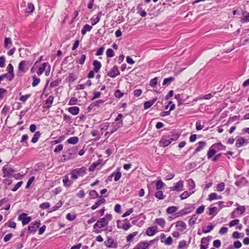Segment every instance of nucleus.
I'll use <instances>...</instances> for the list:
<instances>
[{"label":"nucleus","mask_w":249,"mask_h":249,"mask_svg":"<svg viewBox=\"0 0 249 249\" xmlns=\"http://www.w3.org/2000/svg\"><path fill=\"white\" fill-rule=\"evenodd\" d=\"M111 219L112 215L110 214H107L104 217L100 218L93 225L94 231L96 233H100L102 231L100 229L107 226Z\"/></svg>","instance_id":"1"},{"label":"nucleus","mask_w":249,"mask_h":249,"mask_svg":"<svg viewBox=\"0 0 249 249\" xmlns=\"http://www.w3.org/2000/svg\"><path fill=\"white\" fill-rule=\"evenodd\" d=\"M86 173V168L82 167L80 168H76L72 170L70 174L71 175V178L73 180H76L78 178V176H83Z\"/></svg>","instance_id":"2"},{"label":"nucleus","mask_w":249,"mask_h":249,"mask_svg":"<svg viewBox=\"0 0 249 249\" xmlns=\"http://www.w3.org/2000/svg\"><path fill=\"white\" fill-rule=\"evenodd\" d=\"M31 65V63L29 60H22L20 61L18 65V72L26 73Z\"/></svg>","instance_id":"3"},{"label":"nucleus","mask_w":249,"mask_h":249,"mask_svg":"<svg viewBox=\"0 0 249 249\" xmlns=\"http://www.w3.org/2000/svg\"><path fill=\"white\" fill-rule=\"evenodd\" d=\"M195 209L193 205L188 204L184 208L179 211L177 214L178 216H182L192 212Z\"/></svg>","instance_id":"4"},{"label":"nucleus","mask_w":249,"mask_h":249,"mask_svg":"<svg viewBox=\"0 0 249 249\" xmlns=\"http://www.w3.org/2000/svg\"><path fill=\"white\" fill-rule=\"evenodd\" d=\"M155 241V240H152L149 242L147 241L140 242L137 245L135 249H148L151 244L154 243Z\"/></svg>","instance_id":"5"},{"label":"nucleus","mask_w":249,"mask_h":249,"mask_svg":"<svg viewBox=\"0 0 249 249\" xmlns=\"http://www.w3.org/2000/svg\"><path fill=\"white\" fill-rule=\"evenodd\" d=\"M104 244L108 248L116 249L118 247V244L114 241L111 237H108L104 242Z\"/></svg>","instance_id":"6"},{"label":"nucleus","mask_w":249,"mask_h":249,"mask_svg":"<svg viewBox=\"0 0 249 249\" xmlns=\"http://www.w3.org/2000/svg\"><path fill=\"white\" fill-rule=\"evenodd\" d=\"M18 220L21 221L23 226L26 225L28 224L32 220L30 216H27V214L26 213H22L18 217Z\"/></svg>","instance_id":"7"},{"label":"nucleus","mask_w":249,"mask_h":249,"mask_svg":"<svg viewBox=\"0 0 249 249\" xmlns=\"http://www.w3.org/2000/svg\"><path fill=\"white\" fill-rule=\"evenodd\" d=\"M173 141H174V139L168 136H164L162 137L160 141V143L161 146L166 147L169 145Z\"/></svg>","instance_id":"8"},{"label":"nucleus","mask_w":249,"mask_h":249,"mask_svg":"<svg viewBox=\"0 0 249 249\" xmlns=\"http://www.w3.org/2000/svg\"><path fill=\"white\" fill-rule=\"evenodd\" d=\"M3 173V177H9L11 176L15 172V171L8 165H4L2 169Z\"/></svg>","instance_id":"9"},{"label":"nucleus","mask_w":249,"mask_h":249,"mask_svg":"<svg viewBox=\"0 0 249 249\" xmlns=\"http://www.w3.org/2000/svg\"><path fill=\"white\" fill-rule=\"evenodd\" d=\"M120 71L116 65L114 66L107 73V76L111 78H115L120 74Z\"/></svg>","instance_id":"10"},{"label":"nucleus","mask_w":249,"mask_h":249,"mask_svg":"<svg viewBox=\"0 0 249 249\" xmlns=\"http://www.w3.org/2000/svg\"><path fill=\"white\" fill-rule=\"evenodd\" d=\"M40 225L39 221L32 222L28 226V230L31 233H35Z\"/></svg>","instance_id":"11"},{"label":"nucleus","mask_w":249,"mask_h":249,"mask_svg":"<svg viewBox=\"0 0 249 249\" xmlns=\"http://www.w3.org/2000/svg\"><path fill=\"white\" fill-rule=\"evenodd\" d=\"M176 226L177 230L180 231H183L186 229L187 226L185 222L182 221H178L176 222Z\"/></svg>","instance_id":"12"},{"label":"nucleus","mask_w":249,"mask_h":249,"mask_svg":"<svg viewBox=\"0 0 249 249\" xmlns=\"http://www.w3.org/2000/svg\"><path fill=\"white\" fill-rule=\"evenodd\" d=\"M183 187V181L181 180H179L175 185L171 188L173 191H182Z\"/></svg>","instance_id":"13"},{"label":"nucleus","mask_w":249,"mask_h":249,"mask_svg":"<svg viewBox=\"0 0 249 249\" xmlns=\"http://www.w3.org/2000/svg\"><path fill=\"white\" fill-rule=\"evenodd\" d=\"M240 21L242 23L249 22V13L247 11H243L240 18Z\"/></svg>","instance_id":"14"},{"label":"nucleus","mask_w":249,"mask_h":249,"mask_svg":"<svg viewBox=\"0 0 249 249\" xmlns=\"http://www.w3.org/2000/svg\"><path fill=\"white\" fill-rule=\"evenodd\" d=\"M207 145V143L204 141H200L198 142V146L195 150L193 154H195L196 153L201 151Z\"/></svg>","instance_id":"15"},{"label":"nucleus","mask_w":249,"mask_h":249,"mask_svg":"<svg viewBox=\"0 0 249 249\" xmlns=\"http://www.w3.org/2000/svg\"><path fill=\"white\" fill-rule=\"evenodd\" d=\"M49 65H50L48 62H45V63H43L38 68V71H37V75H41L43 73V72L45 71V70L47 69L46 68H48L49 67Z\"/></svg>","instance_id":"16"},{"label":"nucleus","mask_w":249,"mask_h":249,"mask_svg":"<svg viewBox=\"0 0 249 249\" xmlns=\"http://www.w3.org/2000/svg\"><path fill=\"white\" fill-rule=\"evenodd\" d=\"M101 16V12H100L97 15H94L91 18L90 20L92 25H95L100 21Z\"/></svg>","instance_id":"17"},{"label":"nucleus","mask_w":249,"mask_h":249,"mask_svg":"<svg viewBox=\"0 0 249 249\" xmlns=\"http://www.w3.org/2000/svg\"><path fill=\"white\" fill-rule=\"evenodd\" d=\"M157 232V227H151L147 229L146 234L147 235L152 236L154 235Z\"/></svg>","instance_id":"18"},{"label":"nucleus","mask_w":249,"mask_h":249,"mask_svg":"<svg viewBox=\"0 0 249 249\" xmlns=\"http://www.w3.org/2000/svg\"><path fill=\"white\" fill-rule=\"evenodd\" d=\"M93 70L95 72H98L100 71L102 65L101 62L99 61L95 60L93 62Z\"/></svg>","instance_id":"19"},{"label":"nucleus","mask_w":249,"mask_h":249,"mask_svg":"<svg viewBox=\"0 0 249 249\" xmlns=\"http://www.w3.org/2000/svg\"><path fill=\"white\" fill-rule=\"evenodd\" d=\"M64 186L66 187H70L72 183V182L69 180L68 175H65L62 180Z\"/></svg>","instance_id":"20"},{"label":"nucleus","mask_w":249,"mask_h":249,"mask_svg":"<svg viewBox=\"0 0 249 249\" xmlns=\"http://www.w3.org/2000/svg\"><path fill=\"white\" fill-rule=\"evenodd\" d=\"M92 84L91 81L90 80H87V81L82 84H79L77 86L76 89L77 90H80L84 89L86 87H90Z\"/></svg>","instance_id":"21"},{"label":"nucleus","mask_w":249,"mask_h":249,"mask_svg":"<svg viewBox=\"0 0 249 249\" xmlns=\"http://www.w3.org/2000/svg\"><path fill=\"white\" fill-rule=\"evenodd\" d=\"M248 142L247 141L245 140L243 137H239L236 140L235 145L237 147H240L242 146L245 143Z\"/></svg>","instance_id":"22"},{"label":"nucleus","mask_w":249,"mask_h":249,"mask_svg":"<svg viewBox=\"0 0 249 249\" xmlns=\"http://www.w3.org/2000/svg\"><path fill=\"white\" fill-rule=\"evenodd\" d=\"M106 202V200L105 198H102L98 200L93 205H92L91 207V209L92 210H95L97 208H98L101 204H104Z\"/></svg>","instance_id":"23"},{"label":"nucleus","mask_w":249,"mask_h":249,"mask_svg":"<svg viewBox=\"0 0 249 249\" xmlns=\"http://www.w3.org/2000/svg\"><path fill=\"white\" fill-rule=\"evenodd\" d=\"M216 150L214 147H213V145L209 148L207 153V157L209 159H211L213 156L215 155Z\"/></svg>","instance_id":"24"},{"label":"nucleus","mask_w":249,"mask_h":249,"mask_svg":"<svg viewBox=\"0 0 249 249\" xmlns=\"http://www.w3.org/2000/svg\"><path fill=\"white\" fill-rule=\"evenodd\" d=\"M157 98H155L151 100L147 101L145 102L144 104V108L145 109H147L150 108L151 107L153 106V105L157 101Z\"/></svg>","instance_id":"25"},{"label":"nucleus","mask_w":249,"mask_h":249,"mask_svg":"<svg viewBox=\"0 0 249 249\" xmlns=\"http://www.w3.org/2000/svg\"><path fill=\"white\" fill-rule=\"evenodd\" d=\"M68 111L73 115H77L79 112V108L77 107H72L68 108Z\"/></svg>","instance_id":"26"},{"label":"nucleus","mask_w":249,"mask_h":249,"mask_svg":"<svg viewBox=\"0 0 249 249\" xmlns=\"http://www.w3.org/2000/svg\"><path fill=\"white\" fill-rule=\"evenodd\" d=\"M155 223L163 228L165 225V221L162 218H156L155 221Z\"/></svg>","instance_id":"27"},{"label":"nucleus","mask_w":249,"mask_h":249,"mask_svg":"<svg viewBox=\"0 0 249 249\" xmlns=\"http://www.w3.org/2000/svg\"><path fill=\"white\" fill-rule=\"evenodd\" d=\"M12 45V40L10 37H5L4 39V47L9 49Z\"/></svg>","instance_id":"28"},{"label":"nucleus","mask_w":249,"mask_h":249,"mask_svg":"<svg viewBox=\"0 0 249 249\" xmlns=\"http://www.w3.org/2000/svg\"><path fill=\"white\" fill-rule=\"evenodd\" d=\"M34 10V5L32 3H28L27 4V6L25 10V11L27 13H31L33 12Z\"/></svg>","instance_id":"29"},{"label":"nucleus","mask_w":249,"mask_h":249,"mask_svg":"<svg viewBox=\"0 0 249 249\" xmlns=\"http://www.w3.org/2000/svg\"><path fill=\"white\" fill-rule=\"evenodd\" d=\"M92 29V26L86 24L84 26L83 29L81 30V34L83 35H85L87 32H89Z\"/></svg>","instance_id":"30"},{"label":"nucleus","mask_w":249,"mask_h":249,"mask_svg":"<svg viewBox=\"0 0 249 249\" xmlns=\"http://www.w3.org/2000/svg\"><path fill=\"white\" fill-rule=\"evenodd\" d=\"M41 136V133L39 131H36L33 137L31 140L33 143H36Z\"/></svg>","instance_id":"31"},{"label":"nucleus","mask_w":249,"mask_h":249,"mask_svg":"<svg viewBox=\"0 0 249 249\" xmlns=\"http://www.w3.org/2000/svg\"><path fill=\"white\" fill-rule=\"evenodd\" d=\"M79 139L77 137H71L67 140V142L69 144H75L78 142Z\"/></svg>","instance_id":"32"},{"label":"nucleus","mask_w":249,"mask_h":249,"mask_svg":"<svg viewBox=\"0 0 249 249\" xmlns=\"http://www.w3.org/2000/svg\"><path fill=\"white\" fill-rule=\"evenodd\" d=\"M213 147H214L216 150H224L226 149V146L222 144L220 142L213 144Z\"/></svg>","instance_id":"33"},{"label":"nucleus","mask_w":249,"mask_h":249,"mask_svg":"<svg viewBox=\"0 0 249 249\" xmlns=\"http://www.w3.org/2000/svg\"><path fill=\"white\" fill-rule=\"evenodd\" d=\"M194 193V191H185L180 195V198L182 200L186 199Z\"/></svg>","instance_id":"34"},{"label":"nucleus","mask_w":249,"mask_h":249,"mask_svg":"<svg viewBox=\"0 0 249 249\" xmlns=\"http://www.w3.org/2000/svg\"><path fill=\"white\" fill-rule=\"evenodd\" d=\"M221 198V196H217V195L214 193H211L209 195V200L210 201H212L215 199H219Z\"/></svg>","instance_id":"35"},{"label":"nucleus","mask_w":249,"mask_h":249,"mask_svg":"<svg viewBox=\"0 0 249 249\" xmlns=\"http://www.w3.org/2000/svg\"><path fill=\"white\" fill-rule=\"evenodd\" d=\"M113 176H114V180L115 181H117L121 178L122 174L120 172H118L117 173L113 172L111 174L109 177H112Z\"/></svg>","instance_id":"36"},{"label":"nucleus","mask_w":249,"mask_h":249,"mask_svg":"<svg viewBox=\"0 0 249 249\" xmlns=\"http://www.w3.org/2000/svg\"><path fill=\"white\" fill-rule=\"evenodd\" d=\"M197 219V216L196 214H193L188 221L189 225L190 226L194 225L196 223Z\"/></svg>","instance_id":"37"},{"label":"nucleus","mask_w":249,"mask_h":249,"mask_svg":"<svg viewBox=\"0 0 249 249\" xmlns=\"http://www.w3.org/2000/svg\"><path fill=\"white\" fill-rule=\"evenodd\" d=\"M138 232L137 231H134L132 233L129 234L128 236H126V241L127 242H130L132 241L133 238L136 236L138 234Z\"/></svg>","instance_id":"38"},{"label":"nucleus","mask_w":249,"mask_h":249,"mask_svg":"<svg viewBox=\"0 0 249 249\" xmlns=\"http://www.w3.org/2000/svg\"><path fill=\"white\" fill-rule=\"evenodd\" d=\"M33 81L32 83V85L33 87H35L37 86L40 82V79L39 78H37L36 75H34L32 77Z\"/></svg>","instance_id":"39"},{"label":"nucleus","mask_w":249,"mask_h":249,"mask_svg":"<svg viewBox=\"0 0 249 249\" xmlns=\"http://www.w3.org/2000/svg\"><path fill=\"white\" fill-rule=\"evenodd\" d=\"M178 207L176 206H171L169 207L166 209V213L168 214H172L175 213L178 210Z\"/></svg>","instance_id":"40"},{"label":"nucleus","mask_w":249,"mask_h":249,"mask_svg":"<svg viewBox=\"0 0 249 249\" xmlns=\"http://www.w3.org/2000/svg\"><path fill=\"white\" fill-rule=\"evenodd\" d=\"M174 80H175V78L173 77H169L165 78L163 81L162 85H163V86L169 85L172 82H173Z\"/></svg>","instance_id":"41"},{"label":"nucleus","mask_w":249,"mask_h":249,"mask_svg":"<svg viewBox=\"0 0 249 249\" xmlns=\"http://www.w3.org/2000/svg\"><path fill=\"white\" fill-rule=\"evenodd\" d=\"M225 189V183L224 182H221L216 185V190L218 192H222Z\"/></svg>","instance_id":"42"},{"label":"nucleus","mask_w":249,"mask_h":249,"mask_svg":"<svg viewBox=\"0 0 249 249\" xmlns=\"http://www.w3.org/2000/svg\"><path fill=\"white\" fill-rule=\"evenodd\" d=\"M138 12L137 13L142 17H144L146 16V12L142 9V8L138 6L137 7Z\"/></svg>","instance_id":"43"},{"label":"nucleus","mask_w":249,"mask_h":249,"mask_svg":"<svg viewBox=\"0 0 249 249\" xmlns=\"http://www.w3.org/2000/svg\"><path fill=\"white\" fill-rule=\"evenodd\" d=\"M122 125H123V121H121V122L117 123V124H116V125H115V126H114L113 127V128H112V129L111 130V134H112L113 132H114L115 131H116L119 128L122 127Z\"/></svg>","instance_id":"44"},{"label":"nucleus","mask_w":249,"mask_h":249,"mask_svg":"<svg viewBox=\"0 0 249 249\" xmlns=\"http://www.w3.org/2000/svg\"><path fill=\"white\" fill-rule=\"evenodd\" d=\"M205 244H207V239L206 238H202L201 241L200 249H207L208 248V245H205Z\"/></svg>","instance_id":"45"},{"label":"nucleus","mask_w":249,"mask_h":249,"mask_svg":"<svg viewBox=\"0 0 249 249\" xmlns=\"http://www.w3.org/2000/svg\"><path fill=\"white\" fill-rule=\"evenodd\" d=\"M53 99H54V97L53 96H50L46 100V104L48 105L47 106L48 107H51V106L53 102Z\"/></svg>","instance_id":"46"},{"label":"nucleus","mask_w":249,"mask_h":249,"mask_svg":"<svg viewBox=\"0 0 249 249\" xmlns=\"http://www.w3.org/2000/svg\"><path fill=\"white\" fill-rule=\"evenodd\" d=\"M188 184L189 186V189L191 190L195 188L196 185L195 181L192 179H189L188 180Z\"/></svg>","instance_id":"47"},{"label":"nucleus","mask_w":249,"mask_h":249,"mask_svg":"<svg viewBox=\"0 0 249 249\" xmlns=\"http://www.w3.org/2000/svg\"><path fill=\"white\" fill-rule=\"evenodd\" d=\"M131 227V224L129 223L128 221H127L126 219L125 220V223L122 225V229L125 231L128 230Z\"/></svg>","instance_id":"48"},{"label":"nucleus","mask_w":249,"mask_h":249,"mask_svg":"<svg viewBox=\"0 0 249 249\" xmlns=\"http://www.w3.org/2000/svg\"><path fill=\"white\" fill-rule=\"evenodd\" d=\"M89 195L91 198L95 199L99 196L98 193L95 190H91L89 192Z\"/></svg>","instance_id":"49"},{"label":"nucleus","mask_w":249,"mask_h":249,"mask_svg":"<svg viewBox=\"0 0 249 249\" xmlns=\"http://www.w3.org/2000/svg\"><path fill=\"white\" fill-rule=\"evenodd\" d=\"M235 210L236 212H239L240 214H243L245 212L246 208L244 206H238Z\"/></svg>","instance_id":"50"},{"label":"nucleus","mask_w":249,"mask_h":249,"mask_svg":"<svg viewBox=\"0 0 249 249\" xmlns=\"http://www.w3.org/2000/svg\"><path fill=\"white\" fill-rule=\"evenodd\" d=\"M63 204V202L62 201L60 200L58 203H57L55 206L52 207V211H55L57 210L59 208H60Z\"/></svg>","instance_id":"51"},{"label":"nucleus","mask_w":249,"mask_h":249,"mask_svg":"<svg viewBox=\"0 0 249 249\" xmlns=\"http://www.w3.org/2000/svg\"><path fill=\"white\" fill-rule=\"evenodd\" d=\"M106 55L107 57H112L114 56V52L111 49H108L106 51Z\"/></svg>","instance_id":"52"},{"label":"nucleus","mask_w":249,"mask_h":249,"mask_svg":"<svg viewBox=\"0 0 249 249\" xmlns=\"http://www.w3.org/2000/svg\"><path fill=\"white\" fill-rule=\"evenodd\" d=\"M1 76H2L3 79L4 78H6L8 80L10 81L13 79L14 75L8 72L7 73L1 75Z\"/></svg>","instance_id":"53"},{"label":"nucleus","mask_w":249,"mask_h":249,"mask_svg":"<svg viewBox=\"0 0 249 249\" xmlns=\"http://www.w3.org/2000/svg\"><path fill=\"white\" fill-rule=\"evenodd\" d=\"M78 100L75 97H72L70 100L68 105L70 106L75 105L77 104Z\"/></svg>","instance_id":"54"},{"label":"nucleus","mask_w":249,"mask_h":249,"mask_svg":"<svg viewBox=\"0 0 249 249\" xmlns=\"http://www.w3.org/2000/svg\"><path fill=\"white\" fill-rule=\"evenodd\" d=\"M86 58V56L85 54H82L80 57V58L78 60L77 62L83 65L85 62V60Z\"/></svg>","instance_id":"55"},{"label":"nucleus","mask_w":249,"mask_h":249,"mask_svg":"<svg viewBox=\"0 0 249 249\" xmlns=\"http://www.w3.org/2000/svg\"><path fill=\"white\" fill-rule=\"evenodd\" d=\"M205 209V206L202 205L199 207L196 210V214H200L203 213Z\"/></svg>","instance_id":"56"},{"label":"nucleus","mask_w":249,"mask_h":249,"mask_svg":"<svg viewBox=\"0 0 249 249\" xmlns=\"http://www.w3.org/2000/svg\"><path fill=\"white\" fill-rule=\"evenodd\" d=\"M50 206V205L49 202H44L40 205L39 207L41 209L45 210L49 208Z\"/></svg>","instance_id":"57"},{"label":"nucleus","mask_w":249,"mask_h":249,"mask_svg":"<svg viewBox=\"0 0 249 249\" xmlns=\"http://www.w3.org/2000/svg\"><path fill=\"white\" fill-rule=\"evenodd\" d=\"M155 196L159 199H163V194L161 191H158L155 193Z\"/></svg>","instance_id":"58"},{"label":"nucleus","mask_w":249,"mask_h":249,"mask_svg":"<svg viewBox=\"0 0 249 249\" xmlns=\"http://www.w3.org/2000/svg\"><path fill=\"white\" fill-rule=\"evenodd\" d=\"M158 78L155 77L150 81L149 85L152 87H155L157 84Z\"/></svg>","instance_id":"59"},{"label":"nucleus","mask_w":249,"mask_h":249,"mask_svg":"<svg viewBox=\"0 0 249 249\" xmlns=\"http://www.w3.org/2000/svg\"><path fill=\"white\" fill-rule=\"evenodd\" d=\"M246 181V179L245 178H242L239 180H237L235 184L237 186H240L242 185V184L245 183Z\"/></svg>","instance_id":"60"},{"label":"nucleus","mask_w":249,"mask_h":249,"mask_svg":"<svg viewBox=\"0 0 249 249\" xmlns=\"http://www.w3.org/2000/svg\"><path fill=\"white\" fill-rule=\"evenodd\" d=\"M23 183V181H19L18 182L15 186L14 187L12 188V191H13V192H15L16 191L18 190V189L20 187V186L22 185Z\"/></svg>","instance_id":"61"},{"label":"nucleus","mask_w":249,"mask_h":249,"mask_svg":"<svg viewBox=\"0 0 249 249\" xmlns=\"http://www.w3.org/2000/svg\"><path fill=\"white\" fill-rule=\"evenodd\" d=\"M164 183L161 180H158L156 183V188L157 190H160L163 187Z\"/></svg>","instance_id":"62"},{"label":"nucleus","mask_w":249,"mask_h":249,"mask_svg":"<svg viewBox=\"0 0 249 249\" xmlns=\"http://www.w3.org/2000/svg\"><path fill=\"white\" fill-rule=\"evenodd\" d=\"M186 246V241L185 240L180 241L178 245V248L179 249H182Z\"/></svg>","instance_id":"63"},{"label":"nucleus","mask_w":249,"mask_h":249,"mask_svg":"<svg viewBox=\"0 0 249 249\" xmlns=\"http://www.w3.org/2000/svg\"><path fill=\"white\" fill-rule=\"evenodd\" d=\"M104 101L103 100H98L96 101H95L94 102H93L91 104V106L93 107H95V106H99V105L100 104H103L104 103Z\"/></svg>","instance_id":"64"}]
</instances>
